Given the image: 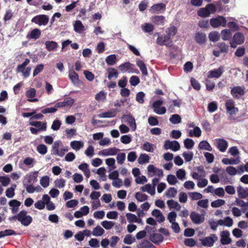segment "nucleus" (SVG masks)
Returning a JSON list of instances; mask_svg holds the SVG:
<instances>
[{"label": "nucleus", "instance_id": "obj_2", "mask_svg": "<svg viewBox=\"0 0 248 248\" xmlns=\"http://www.w3.org/2000/svg\"><path fill=\"white\" fill-rule=\"evenodd\" d=\"M17 220L20 222L22 225L27 226L29 225L32 221V218L31 216L27 215V212L25 210H22L17 214Z\"/></svg>", "mask_w": 248, "mask_h": 248}, {"label": "nucleus", "instance_id": "obj_31", "mask_svg": "<svg viewBox=\"0 0 248 248\" xmlns=\"http://www.w3.org/2000/svg\"><path fill=\"white\" fill-rule=\"evenodd\" d=\"M116 116V112L115 110L108 111L100 113L98 115L99 118H112Z\"/></svg>", "mask_w": 248, "mask_h": 248}, {"label": "nucleus", "instance_id": "obj_24", "mask_svg": "<svg viewBox=\"0 0 248 248\" xmlns=\"http://www.w3.org/2000/svg\"><path fill=\"white\" fill-rule=\"evenodd\" d=\"M231 93L234 97L238 98V95H236V94L243 95L245 94V91L241 87L237 86L231 90Z\"/></svg>", "mask_w": 248, "mask_h": 248}, {"label": "nucleus", "instance_id": "obj_27", "mask_svg": "<svg viewBox=\"0 0 248 248\" xmlns=\"http://www.w3.org/2000/svg\"><path fill=\"white\" fill-rule=\"evenodd\" d=\"M167 203L170 209H175L177 211H179L181 209L180 205L173 200H168Z\"/></svg>", "mask_w": 248, "mask_h": 248}, {"label": "nucleus", "instance_id": "obj_46", "mask_svg": "<svg viewBox=\"0 0 248 248\" xmlns=\"http://www.w3.org/2000/svg\"><path fill=\"white\" fill-rule=\"evenodd\" d=\"M217 46L219 48L220 52L221 53H227L228 52L229 46L225 43H218Z\"/></svg>", "mask_w": 248, "mask_h": 248}, {"label": "nucleus", "instance_id": "obj_16", "mask_svg": "<svg viewBox=\"0 0 248 248\" xmlns=\"http://www.w3.org/2000/svg\"><path fill=\"white\" fill-rule=\"evenodd\" d=\"M192 221L196 224H200L204 220V217L195 212H192L190 215Z\"/></svg>", "mask_w": 248, "mask_h": 248}, {"label": "nucleus", "instance_id": "obj_32", "mask_svg": "<svg viewBox=\"0 0 248 248\" xmlns=\"http://www.w3.org/2000/svg\"><path fill=\"white\" fill-rule=\"evenodd\" d=\"M199 148L201 150H206L209 151L212 150V148L210 144L206 140L201 141L199 144Z\"/></svg>", "mask_w": 248, "mask_h": 248}, {"label": "nucleus", "instance_id": "obj_39", "mask_svg": "<svg viewBox=\"0 0 248 248\" xmlns=\"http://www.w3.org/2000/svg\"><path fill=\"white\" fill-rule=\"evenodd\" d=\"M74 27L75 31L79 33L83 31L84 28L82 22L79 20H77L75 22Z\"/></svg>", "mask_w": 248, "mask_h": 248}, {"label": "nucleus", "instance_id": "obj_19", "mask_svg": "<svg viewBox=\"0 0 248 248\" xmlns=\"http://www.w3.org/2000/svg\"><path fill=\"white\" fill-rule=\"evenodd\" d=\"M206 34L201 32H197L195 35V40L197 43L202 45L206 41Z\"/></svg>", "mask_w": 248, "mask_h": 248}, {"label": "nucleus", "instance_id": "obj_29", "mask_svg": "<svg viewBox=\"0 0 248 248\" xmlns=\"http://www.w3.org/2000/svg\"><path fill=\"white\" fill-rule=\"evenodd\" d=\"M47 123L46 122H44V124L42 127H40L39 128H35L32 127L30 128V130L31 133L34 135H37L40 131H45L46 130Z\"/></svg>", "mask_w": 248, "mask_h": 248}, {"label": "nucleus", "instance_id": "obj_4", "mask_svg": "<svg viewBox=\"0 0 248 248\" xmlns=\"http://www.w3.org/2000/svg\"><path fill=\"white\" fill-rule=\"evenodd\" d=\"M244 41L245 37L243 34L240 32H237L233 35L230 44L232 48H235L237 45H240L243 44Z\"/></svg>", "mask_w": 248, "mask_h": 248}, {"label": "nucleus", "instance_id": "obj_33", "mask_svg": "<svg viewBox=\"0 0 248 248\" xmlns=\"http://www.w3.org/2000/svg\"><path fill=\"white\" fill-rule=\"evenodd\" d=\"M208 38L211 41L216 42L219 40L220 34L218 32L214 31L209 34Z\"/></svg>", "mask_w": 248, "mask_h": 248}, {"label": "nucleus", "instance_id": "obj_17", "mask_svg": "<svg viewBox=\"0 0 248 248\" xmlns=\"http://www.w3.org/2000/svg\"><path fill=\"white\" fill-rule=\"evenodd\" d=\"M68 77L73 84L78 85L79 83L78 74L74 70L70 69L69 71Z\"/></svg>", "mask_w": 248, "mask_h": 248}, {"label": "nucleus", "instance_id": "obj_10", "mask_svg": "<svg viewBox=\"0 0 248 248\" xmlns=\"http://www.w3.org/2000/svg\"><path fill=\"white\" fill-rule=\"evenodd\" d=\"M118 68L122 73L126 72L133 73L135 71V65L129 62H126L120 64Z\"/></svg>", "mask_w": 248, "mask_h": 248}, {"label": "nucleus", "instance_id": "obj_38", "mask_svg": "<svg viewBox=\"0 0 248 248\" xmlns=\"http://www.w3.org/2000/svg\"><path fill=\"white\" fill-rule=\"evenodd\" d=\"M150 157L146 154H141L138 158V162L140 164H143L145 163H148L149 161Z\"/></svg>", "mask_w": 248, "mask_h": 248}, {"label": "nucleus", "instance_id": "obj_14", "mask_svg": "<svg viewBox=\"0 0 248 248\" xmlns=\"http://www.w3.org/2000/svg\"><path fill=\"white\" fill-rule=\"evenodd\" d=\"M223 67L222 66L219 67L218 69L210 70L209 72V74L207 76L208 78H218L223 73Z\"/></svg>", "mask_w": 248, "mask_h": 248}, {"label": "nucleus", "instance_id": "obj_26", "mask_svg": "<svg viewBox=\"0 0 248 248\" xmlns=\"http://www.w3.org/2000/svg\"><path fill=\"white\" fill-rule=\"evenodd\" d=\"M232 35L231 31L228 29H224L221 31L220 36L224 41L229 40Z\"/></svg>", "mask_w": 248, "mask_h": 248}, {"label": "nucleus", "instance_id": "obj_45", "mask_svg": "<svg viewBox=\"0 0 248 248\" xmlns=\"http://www.w3.org/2000/svg\"><path fill=\"white\" fill-rule=\"evenodd\" d=\"M170 121L173 124H177L181 122V118L179 115L175 114L170 118Z\"/></svg>", "mask_w": 248, "mask_h": 248}, {"label": "nucleus", "instance_id": "obj_7", "mask_svg": "<svg viewBox=\"0 0 248 248\" xmlns=\"http://www.w3.org/2000/svg\"><path fill=\"white\" fill-rule=\"evenodd\" d=\"M217 240V237L215 234H212L210 236L205 237L202 240V244L205 247H211Z\"/></svg>", "mask_w": 248, "mask_h": 248}, {"label": "nucleus", "instance_id": "obj_58", "mask_svg": "<svg viewBox=\"0 0 248 248\" xmlns=\"http://www.w3.org/2000/svg\"><path fill=\"white\" fill-rule=\"evenodd\" d=\"M189 196L192 200H197L201 199L202 195L200 193L197 192H193L189 193Z\"/></svg>", "mask_w": 248, "mask_h": 248}, {"label": "nucleus", "instance_id": "obj_64", "mask_svg": "<svg viewBox=\"0 0 248 248\" xmlns=\"http://www.w3.org/2000/svg\"><path fill=\"white\" fill-rule=\"evenodd\" d=\"M36 95V90L34 88H30L26 92V95L29 98H33Z\"/></svg>", "mask_w": 248, "mask_h": 248}, {"label": "nucleus", "instance_id": "obj_22", "mask_svg": "<svg viewBox=\"0 0 248 248\" xmlns=\"http://www.w3.org/2000/svg\"><path fill=\"white\" fill-rule=\"evenodd\" d=\"M46 48L48 51H55L58 47L57 42L53 41H47L45 42Z\"/></svg>", "mask_w": 248, "mask_h": 248}, {"label": "nucleus", "instance_id": "obj_59", "mask_svg": "<svg viewBox=\"0 0 248 248\" xmlns=\"http://www.w3.org/2000/svg\"><path fill=\"white\" fill-rule=\"evenodd\" d=\"M14 187L11 186L10 188H8L6 190L5 193L6 196L9 198H12L15 195V188L16 187V185H14Z\"/></svg>", "mask_w": 248, "mask_h": 248}, {"label": "nucleus", "instance_id": "obj_5", "mask_svg": "<svg viewBox=\"0 0 248 248\" xmlns=\"http://www.w3.org/2000/svg\"><path fill=\"white\" fill-rule=\"evenodd\" d=\"M49 21L48 16L46 15H39L35 16L31 19V22L39 26L46 25Z\"/></svg>", "mask_w": 248, "mask_h": 248}, {"label": "nucleus", "instance_id": "obj_44", "mask_svg": "<svg viewBox=\"0 0 248 248\" xmlns=\"http://www.w3.org/2000/svg\"><path fill=\"white\" fill-rule=\"evenodd\" d=\"M30 60L29 59H26L25 61L20 65H18L16 68L17 72H23L25 70V67L29 64L30 63Z\"/></svg>", "mask_w": 248, "mask_h": 248}, {"label": "nucleus", "instance_id": "obj_61", "mask_svg": "<svg viewBox=\"0 0 248 248\" xmlns=\"http://www.w3.org/2000/svg\"><path fill=\"white\" fill-rule=\"evenodd\" d=\"M129 82L132 86H135L140 83V80L138 76H133L130 78Z\"/></svg>", "mask_w": 248, "mask_h": 248}, {"label": "nucleus", "instance_id": "obj_8", "mask_svg": "<svg viewBox=\"0 0 248 248\" xmlns=\"http://www.w3.org/2000/svg\"><path fill=\"white\" fill-rule=\"evenodd\" d=\"M163 103L162 100H157L153 104L154 111L158 114H164L166 112V109L164 107H160Z\"/></svg>", "mask_w": 248, "mask_h": 248}, {"label": "nucleus", "instance_id": "obj_20", "mask_svg": "<svg viewBox=\"0 0 248 248\" xmlns=\"http://www.w3.org/2000/svg\"><path fill=\"white\" fill-rule=\"evenodd\" d=\"M152 22L156 25H164L165 18L163 16H155L151 17Z\"/></svg>", "mask_w": 248, "mask_h": 248}, {"label": "nucleus", "instance_id": "obj_3", "mask_svg": "<svg viewBox=\"0 0 248 248\" xmlns=\"http://www.w3.org/2000/svg\"><path fill=\"white\" fill-rule=\"evenodd\" d=\"M210 24L214 28H217L219 26L224 27L227 25V20L224 16H218L216 17L211 18Z\"/></svg>", "mask_w": 248, "mask_h": 248}, {"label": "nucleus", "instance_id": "obj_13", "mask_svg": "<svg viewBox=\"0 0 248 248\" xmlns=\"http://www.w3.org/2000/svg\"><path fill=\"white\" fill-rule=\"evenodd\" d=\"M119 149L116 147L105 149L100 151L98 155H100L108 156L116 155Z\"/></svg>", "mask_w": 248, "mask_h": 248}, {"label": "nucleus", "instance_id": "obj_57", "mask_svg": "<svg viewBox=\"0 0 248 248\" xmlns=\"http://www.w3.org/2000/svg\"><path fill=\"white\" fill-rule=\"evenodd\" d=\"M101 225L106 229L109 230L114 226V223L112 221L105 220L101 222Z\"/></svg>", "mask_w": 248, "mask_h": 248}, {"label": "nucleus", "instance_id": "obj_48", "mask_svg": "<svg viewBox=\"0 0 248 248\" xmlns=\"http://www.w3.org/2000/svg\"><path fill=\"white\" fill-rule=\"evenodd\" d=\"M184 144L186 149H190L193 147L195 143L192 139L187 138L184 140Z\"/></svg>", "mask_w": 248, "mask_h": 248}, {"label": "nucleus", "instance_id": "obj_9", "mask_svg": "<svg viewBox=\"0 0 248 248\" xmlns=\"http://www.w3.org/2000/svg\"><path fill=\"white\" fill-rule=\"evenodd\" d=\"M166 7L165 4L160 2L152 5L149 10L154 14L162 13L166 10Z\"/></svg>", "mask_w": 248, "mask_h": 248}, {"label": "nucleus", "instance_id": "obj_11", "mask_svg": "<svg viewBox=\"0 0 248 248\" xmlns=\"http://www.w3.org/2000/svg\"><path fill=\"white\" fill-rule=\"evenodd\" d=\"M38 176V172L34 171L31 173H30L29 175H27L24 181L23 182V184L24 186L27 185V184H33L37 182Z\"/></svg>", "mask_w": 248, "mask_h": 248}, {"label": "nucleus", "instance_id": "obj_15", "mask_svg": "<svg viewBox=\"0 0 248 248\" xmlns=\"http://www.w3.org/2000/svg\"><path fill=\"white\" fill-rule=\"evenodd\" d=\"M228 146V143L225 140L223 139H218L217 140V147L220 152H225Z\"/></svg>", "mask_w": 248, "mask_h": 248}, {"label": "nucleus", "instance_id": "obj_35", "mask_svg": "<svg viewBox=\"0 0 248 248\" xmlns=\"http://www.w3.org/2000/svg\"><path fill=\"white\" fill-rule=\"evenodd\" d=\"M141 27L142 31L147 33H150L154 30V26L150 23H145L144 25H142Z\"/></svg>", "mask_w": 248, "mask_h": 248}, {"label": "nucleus", "instance_id": "obj_42", "mask_svg": "<svg viewBox=\"0 0 248 248\" xmlns=\"http://www.w3.org/2000/svg\"><path fill=\"white\" fill-rule=\"evenodd\" d=\"M135 198L139 202H142L148 199V196L145 194L138 192L135 194Z\"/></svg>", "mask_w": 248, "mask_h": 248}, {"label": "nucleus", "instance_id": "obj_36", "mask_svg": "<svg viewBox=\"0 0 248 248\" xmlns=\"http://www.w3.org/2000/svg\"><path fill=\"white\" fill-rule=\"evenodd\" d=\"M117 61L116 56L114 54H111L106 59V63L109 65H114Z\"/></svg>", "mask_w": 248, "mask_h": 248}, {"label": "nucleus", "instance_id": "obj_34", "mask_svg": "<svg viewBox=\"0 0 248 248\" xmlns=\"http://www.w3.org/2000/svg\"><path fill=\"white\" fill-rule=\"evenodd\" d=\"M155 148L156 147L154 144L147 141L144 142L142 146L143 149L149 152H153Z\"/></svg>", "mask_w": 248, "mask_h": 248}, {"label": "nucleus", "instance_id": "obj_49", "mask_svg": "<svg viewBox=\"0 0 248 248\" xmlns=\"http://www.w3.org/2000/svg\"><path fill=\"white\" fill-rule=\"evenodd\" d=\"M177 193V189L174 187L169 188L166 192V195L168 197H174Z\"/></svg>", "mask_w": 248, "mask_h": 248}, {"label": "nucleus", "instance_id": "obj_60", "mask_svg": "<svg viewBox=\"0 0 248 248\" xmlns=\"http://www.w3.org/2000/svg\"><path fill=\"white\" fill-rule=\"evenodd\" d=\"M183 156L184 157L186 162H189L193 158V154L192 152H185L183 154Z\"/></svg>", "mask_w": 248, "mask_h": 248}, {"label": "nucleus", "instance_id": "obj_23", "mask_svg": "<svg viewBox=\"0 0 248 248\" xmlns=\"http://www.w3.org/2000/svg\"><path fill=\"white\" fill-rule=\"evenodd\" d=\"M170 38L167 35L165 36H159L156 39V43L160 46H168L167 42Z\"/></svg>", "mask_w": 248, "mask_h": 248}, {"label": "nucleus", "instance_id": "obj_55", "mask_svg": "<svg viewBox=\"0 0 248 248\" xmlns=\"http://www.w3.org/2000/svg\"><path fill=\"white\" fill-rule=\"evenodd\" d=\"M127 219L129 223H132L138 221V217L134 214L132 213H127L126 214Z\"/></svg>", "mask_w": 248, "mask_h": 248}, {"label": "nucleus", "instance_id": "obj_54", "mask_svg": "<svg viewBox=\"0 0 248 248\" xmlns=\"http://www.w3.org/2000/svg\"><path fill=\"white\" fill-rule=\"evenodd\" d=\"M49 184V178L47 176L43 177L40 180V184L44 187H46Z\"/></svg>", "mask_w": 248, "mask_h": 248}, {"label": "nucleus", "instance_id": "obj_56", "mask_svg": "<svg viewBox=\"0 0 248 248\" xmlns=\"http://www.w3.org/2000/svg\"><path fill=\"white\" fill-rule=\"evenodd\" d=\"M106 93L103 91H100L99 93L95 95V99L100 102L101 101H104L106 99Z\"/></svg>", "mask_w": 248, "mask_h": 248}, {"label": "nucleus", "instance_id": "obj_30", "mask_svg": "<svg viewBox=\"0 0 248 248\" xmlns=\"http://www.w3.org/2000/svg\"><path fill=\"white\" fill-rule=\"evenodd\" d=\"M163 236L160 233H155L153 235L151 241L155 244H159L163 240Z\"/></svg>", "mask_w": 248, "mask_h": 248}, {"label": "nucleus", "instance_id": "obj_51", "mask_svg": "<svg viewBox=\"0 0 248 248\" xmlns=\"http://www.w3.org/2000/svg\"><path fill=\"white\" fill-rule=\"evenodd\" d=\"M16 234V232L14 230L11 229H7L3 231H1V237Z\"/></svg>", "mask_w": 248, "mask_h": 248}, {"label": "nucleus", "instance_id": "obj_41", "mask_svg": "<svg viewBox=\"0 0 248 248\" xmlns=\"http://www.w3.org/2000/svg\"><path fill=\"white\" fill-rule=\"evenodd\" d=\"M71 147L75 150H79L83 147V143L80 141H73L70 143Z\"/></svg>", "mask_w": 248, "mask_h": 248}, {"label": "nucleus", "instance_id": "obj_63", "mask_svg": "<svg viewBox=\"0 0 248 248\" xmlns=\"http://www.w3.org/2000/svg\"><path fill=\"white\" fill-rule=\"evenodd\" d=\"M196 241L193 238H187L184 240V244L186 246L192 247L196 245Z\"/></svg>", "mask_w": 248, "mask_h": 248}, {"label": "nucleus", "instance_id": "obj_62", "mask_svg": "<svg viewBox=\"0 0 248 248\" xmlns=\"http://www.w3.org/2000/svg\"><path fill=\"white\" fill-rule=\"evenodd\" d=\"M65 185V181L63 179H57L55 181V186L59 188L63 187Z\"/></svg>", "mask_w": 248, "mask_h": 248}, {"label": "nucleus", "instance_id": "obj_47", "mask_svg": "<svg viewBox=\"0 0 248 248\" xmlns=\"http://www.w3.org/2000/svg\"><path fill=\"white\" fill-rule=\"evenodd\" d=\"M104 230L99 226L94 228L93 231V234L94 236H98L102 235L104 233Z\"/></svg>", "mask_w": 248, "mask_h": 248}, {"label": "nucleus", "instance_id": "obj_53", "mask_svg": "<svg viewBox=\"0 0 248 248\" xmlns=\"http://www.w3.org/2000/svg\"><path fill=\"white\" fill-rule=\"evenodd\" d=\"M135 241V238L131 234H127L124 239V242L127 245H130Z\"/></svg>", "mask_w": 248, "mask_h": 248}, {"label": "nucleus", "instance_id": "obj_1", "mask_svg": "<svg viewBox=\"0 0 248 248\" xmlns=\"http://www.w3.org/2000/svg\"><path fill=\"white\" fill-rule=\"evenodd\" d=\"M217 11L216 6L212 3L207 4L205 7L201 8L197 11V15L201 17H208L211 13H215Z\"/></svg>", "mask_w": 248, "mask_h": 248}, {"label": "nucleus", "instance_id": "obj_40", "mask_svg": "<svg viewBox=\"0 0 248 248\" xmlns=\"http://www.w3.org/2000/svg\"><path fill=\"white\" fill-rule=\"evenodd\" d=\"M139 248H155V246L150 242L144 240L139 244Z\"/></svg>", "mask_w": 248, "mask_h": 248}, {"label": "nucleus", "instance_id": "obj_6", "mask_svg": "<svg viewBox=\"0 0 248 248\" xmlns=\"http://www.w3.org/2000/svg\"><path fill=\"white\" fill-rule=\"evenodd\" d=\"M225 107L227 112L231 115H235L238 112V108L235 107V102L232 99H228L225 102Z\"/></svg>", "mask_w": 248, "mask_h": 248}, {"label": "nucleus", "instance_id": "obj_28", "mask_svg": "<svg viewBox=\"0 0 248 248\" xmlns=\"http://www.w3.org/2000/svg\"><path fill=\"white\" fill-rule=\"evenodd\" d=\"M140 190L143 192H147L151 195L155 194V188L152 187L151 184H147L140 187Z\"/></svg>", "mask_w": 248, "mask_h": 248}, {"label": "nucleus", "instance_id": "obj_18", "mask_svg": "<svg viewBox=\"0 0 248 248\" xmlns=\"http://www.w3.org/2000/svg\"><path fill=\"white\" fill-rule=\"evenodd\" d=\"M229 236L230 232L228 231H224L221 233L220 241L222 245H227L231 242L232 240Z\"/></svg>", "mask_w": 248, "mask_h": 248}, {"label": "nucleus", "instance_id": "obj_50", "mask_svg": "<svg viewBox=\"0 0 248 248\" xmlns=\"http://www.w3.org/2000/svg\"><path fill=\"white\" fill-rule=\"evenodd\" d=\"M37 151L41 155H45L47 152V147L45 144H39L37 147Z\"/></svg>", "mask_w": 248, "mask_h": 248}, {"label": "nucleus", "instance_id": "obj_12", "mask_svg": "<svg viewBox=\"0 0 248 248\" xmlns=\"http://www.w3.org/2000/svg\"><path fill=\"white\" fill-rule=\"evenodd\" d=\"M122 119L124 120V121L127 122L128 124L132 128L133 130H136V124L135 119L130 113L123 115Z\"/></svg>", "mask_w": 248, "mask_h": 248}, {"label": "nucleus", "instance_id": "obj_21", "mask_svg": "<svg viewBox=\"0 0 248 248\" xmlns=\"http://www.w3.org/2000/svg\"><path fill=\"white\" fill-rule=\"evenodd\" d=\"M238 195L240 199H245L248 197V188L239 186L237 188Z\"/></svg>", "mask_w": 248, "mask_h": 248}, {"label": "nucleus", "instance_id": "obj_25", "mask_svg": "<svg viewBox=\"0 0 248 248\" xmlns=\"http://www.w3.org/2000/svg\"><path fill=\"white\" fill-rule=\"evenodd\" d=\"M41 34V31L37 28H35L31 31L30 34L27 35V37L30 39L36 40L40 37Z\"/></svg>", "mask_w": 248, "mask_h": 248}, {"label": "nucleus", "instance_id": "obj_37", "mask_svg": "<svg viewBox=\"0 0 248 248\" xmlns=\"http://www.w3.org/2000/svg\"><path fill=\"white\" fill-rule=\"evenodd\" d=\"M177 32V28L174 26L168 28L166 30L167 35L170 38L171 36H174Z\"/></svg>", "mask_w": 248, "mask_h": 248}, {"label": "nucleus", "instance_id": "obj_43", "mask_svg": "<svg viewBox=\"0 0 248 248\" xmlns=\"http://www.w3.org/2000/svg\"><path fill=\"white\" fill-rule=\"evenodd\" d=\"M108 78L111 79L112 78H116L118 76V72L115 69L113 68H108Z\"/></svg>", "mask_w": 248, "mask_h": 248}, {"label": "nucleus", "instance_id": "obj_52", "mask_svg": "<svg viewBox=\"0 0 248 248\" xmlns=\"http://www.w3.org/2000/svg\"><path fill=\"white\" fill-rule=\"evenodd\" d=\"M225 201L222 199H218L212 202L211 203L212 207H218L225 204Z\"/></svg>", "mask_w": 248, "mask_h": 248}]
</instances>
